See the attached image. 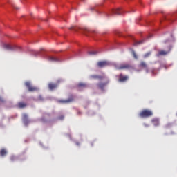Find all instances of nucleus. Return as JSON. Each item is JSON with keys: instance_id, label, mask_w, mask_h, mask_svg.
<instances>
[{"instance_id": "obj_1", "label": "nucleus", "mask_w": 177, "mask_h": 177, "mask_svg": "<svg viewBox=\"0 0 177 177\" xmlns=\"http://www.w3.org/2000/svg\"><path fill=\"white\" fill-rule=\"evenodd\" d=\"M153 115V112L148 109H144L139 113V116L142 118H149Z\"/></svg>"}, {"instance_id": "obj_2", "label": "nucleus", "mask_w": 177, "mask_h": 177, "mask_svg": "<svg viewBox=\"0 0 177 177\" xmlns=\"http://www.w3.org/2000/svg\"><path fill=\"white\" fill-rule=\"evenodd\" d=\"M133 68V66L130 64H122L116 67L117 70H130Z\"/></svg>"}, {"instance_id": "obj_3", "label": "nucleus", "mask_w": 177, "mask_h": 177, "mask_svg": "<svg viewBox=\"0 0 177 177\" xmlns=\"http://www.w3.org/2000/svg\"><path fill=\"white\" fill-rule=\"evenodd\" d=\"M25 85L28 88V91L30 92L38 91V88L32 86L30 82H26Z\"/></svg>"}, {"instance_id": "obj_4", "label": "nucleus", "mask_w": 177, "mask_h": 177, "mask_svg": "<svg viewBox=\"0 0 177 177\" xmlns=\"http://www.w3.org/2000/svg\"><path fill=\"white\" fill-rule=\"evenodd\" d=\"M61 82H62V80H58L57 81V84H55V83H53V82L49 83L48 85L49 90L53 91V90L56 89V88H57L58 84H59Z\"/></svg>"}, {"instance_id": "obj_5", "label": "nucleus", "mask_w": 177, "mask_h": 177, "mask_svg": "<svg viewBox=\"0 0 177 177\" xmlns=\"http://www.w3.org/2000/svg\"><path fill=\"white\" fill-rule=\"evenodd\" d=\"M110 64H111L110 62H109L108 61H100V62H98L97 64V66L100 68H104V67L110 66Z\"/></svg>"}, {"instance_id": "obj_6", "label": "nucleus", "mask_w": 177, "mask_h": 177, "mask_svg": "<svg viewBox=\"0 0 177 177\" xmlns=\"http://www.w3.org/2000/svg\"><path fill=\"white\" fill-rule=\"evenodd\" d=\"M74 101V97L71 95L68 100H59L58 102L62 104H68Z\"/></svg>"}, {"instance_id": "obj_7", "label": "nucleus", "mask_w": 177, "mask_h": 177, "mask_svg": "<svg viewBox=\"0 0 177 177\" xmlns=\"http://www.w3.org/2000/svg\"><path fill=\"white\" fill-rule=\"evenodd\" d=\"M109 84V80H107L106 82H100L97 84V87L100 88L101 90H104L105 86H106Z\"/></svg>"}, {"instance_id": "obj_8", "label": "nucleus", "mask_w": 177, "mask_h": 177, "mask_svg": "<svg viewBox=\"0 0 177 177\" xmlns=\"http://www.w3.org/2000/svg\"><path fill=\"white\" fill-rule=\"evenodd\" d=\"M129 80V76L123 75L122 74H120L118 81L120 82H126Z\"/></svg>"}, {"instance_id": "obj_9", "label": "nucleus", "mask_w": 177, "mask_h": 177, "mask_svg": "<svg viewBox=\"0 0 177 177\" xmlns=\"http://www.w3.org/2000/svg\"><path fill=\"white\" fill-rule=\"evenodd\" d=\"M47 59L50 62H59V59L55 57H53V56H47Z\"/></svg>"}, {"instance_id": "obj_10", "label": "nucleus", "mask_w": 177, "mask_h": 177, "mask_svg": "<svg viewBox=\"0 0 177 177\" xmlns=\"http://www.w3.org/2000/svg\"><path fill=\"white\" fill-rule=\"evenodd\" d=\"M113 13L115 15H120L124 13V10L121 8H118L116 10H113Z\"/></svg>"}, {"instance_id": "obj_11", "label": "nucleus", "mask_w": 177, "mask_h": 177, "mask_svg": "<svg viewBox=\"0 0 177 177\" xmlns=\"http://www.w3.org/2000/svg\"><path fill=\"white\" fill-rule=\"evenodd\" d=\"M28 116L26 114H23L22 116V119H23V122L24 123L27 125L29 123V120H28Z\"/></svg>"}, {"instance_id": "obj_12", "label": "nucleus", "mask_w": 177, "mask_h": 177, "mask_svg": "<svg viewBox=\"0 0 177 177\" xmlns=\"http://www.w3.org/2000/svg\"><path fill=\"white\" fill-rule=\"evenodd\" d=\"M90 79H98V80H102L104 79V77L102 75H92L89 77Z\"/></svg>"}, {"instance_id": "obj_13", "label": "nucleus", "mask_w": 177, "mask_h": 177, "mask_svg": "<svg viewBox=\"0 0 177 177\" xmlns=\"http://www.w3.org/2000/svg\"><path fill=\"white\" fill-rule=\"evenodd\" d=\"M151 122L153 124L154 126L157 127L160 125V120L158 118H153L151 120Z\"/></svg>"}, {"instance_id": "obj_14", "label": "nucleus", "mask_w": 177, "mask_h": 177, "mask_svg": "<svg viewBox=\"0 0 177 177\" xmlns=\"http://www.w3.org/2000/svg\"><path fill=\"white\" fill-rule=\"evenodd\" d=\"M17 106L20 109H24L27 106V104L24 103L23 102H20L17 103Z\"/></svg>"}, {"instance_id": "obj_15", "label": "nucleus", "mask_w": 177, "mask_h": 177, "mask_svg": "<svg viewBox=\"0 0 177 177\" xmlns=\"http://www.w3.org/2000/svg\"><path fill=\"white\" fill-rule=\"evenodd\" d=\"M3 48H5L6 50H14V48L10 44H4L3 45Z\"/></svg>"}, {"instance_id": "obj_16", "label": "nucleus", "mask_w": 177, "mask_h": 177, "mask_svg": "<svg viewBox=\"0 0 177 177\" xmlns=\"http://www.w3.org/2000/svg\"><path fill=\"white\" fill-rule=\"evenodd\" d=\"M88 86L85 83H82V82H80L77 84V87L79 88H86Z\"/></svg>"}, {"instance_id": "obj_17", "label": "nucleus", "mask_w": 177, "mask_h": 177, "mask_svg": "<svg viewBox=\"0 0 177 177\" xmlns=\"http://www.w3.org/2000/svg\"><path fill=\"white\" fill-rule=\"evenodd\" d=\"M140 67L144 68H146V69L148 68V66H147V64L145 62H141V63L140 64Z\"/></svg>"}, {"instance_id": "obj_18", "label": "nucleus", "mask_w": 177, "mask_h": 177, "mask_svg": "<svg viewBox=\"0 0 177 177\" xmlns=\"http://www.w3.org/2000/svg\"><path fill=\"white\" fill-rule=\"evenodd\" d=\"M169 52L167 51H165V50H161L159 51L158 54L157 55V56H161V55H167Z\"/></svg>"}, {"instance_id": "obj_19", "label": "nucleus", "mask_w": 177, "mask_h": 177, "mask_svg": "<svg viewBox=\"0 0 177 177\" xmlns=\"http://www.w3.org/2000/svg\"><path fill=\"white\" fill-rule=\"evenodd\" d=\"M7 151L5 149H3L0 151V156H1V157H4V156H6L7 154Z\"/></svg>"}, {"instance_id": "obj_20", "label": "nucleus", "mask_w": 177, "mask_h": 177, "mask_svg": "<svg viewBox=\"0 0 177 177\" xmlns=\"http://www.w3.org/2000/svg\"><path fill=\"white\" fill-rule=\"evenodd\" d=\"M17 160H18V158L15 156H11L10 157V160L12 162H15V161H17Z\"/></svg>"}, {"instance_id": "obj_21", "label": "nucleus", "mask_w": 177, "mask_h": 177, "mask_svg": "<svg viewBox=\"0 0 177 177\" xmlns=\"http://www.w3.org/2000/svg\"><path fill=\"white\" fill-rule=\"evenodd\" d=\"M88 54L90 55H95L97 54V51H90L88 53Z\"/></svg>"}, {"instance_id": "obj_22", "label": "nucleus", "mask_w": 177, "mask_h": 177, "mask_svg": "<svg viewBox=\"0 0 177 177\" xmlns=\"http://www.w3.org/2000/svg\"><path fill=\"white\" fill-rule=\"evenodd\" d=\"M151 55V52H148V53H147L146 54H145L143 57H144L145 58H147V57H149Z\"/></svg>"}, {"instance_id": "obj_23", "label": "nucleus", "mask_w": 177, "mask_h": 177, "mask_svg": "<svg viewBox=\"0 0 177 177\" xmlns=\"http://www.w3.org/2000/svg\"><path fill=\"white\" fill-rule=\"evenodd\" d=\"M133 56L135 59H138V57L135 51H132Z\"/></svg>"}, {"instance_id": "obj_24", "label": "nucleus", "mask_w": 177, "mask_h": 177, "mask_svg": "<svg viewBox=\"0 0 177 177\" xmlns=\"http://www.w3.org/2000/svg\"><path fill=\"white\" fill-rule=\"evenodd\" d=\"M144 43V40L142 41H137L134 44L135 46H137L138 44H143Z\"/></svg>"}, {"instance_id": "obj_25", "label": "nucleus", "mask_w": 177, "mask_h": 177, "mask_svg": "<svg viewBox=\"0 0 177 177\" xmlns=\"http://www.w3.org/2000/svg\"><path fill=\"white\" fill-rule=\"evenodd\" d=\"M37 99L39 101H44V98L42 97V95H39Z\"/></svg>"}, {"instance_id": "obj_26", "label": "nucleus", "mask_w": 177, "mask_h": 177, "mask_svg": "<svg viewBox=\"0 0 177 177\" xmlns=\"http://www.w3.org/2000/svg\"><path fill=\"white\" fill-rule=\"evenodd\" d=\"M3 102H5V100L3 98H2L1 97H0V104Z\"/></svg>"}, {"instance_id": "obj_27", "label": "nucleus", "mask_w": 177, "mask_h": 177, "mask_svg": "<svg viewBox=\"0 0 177 177\" xmlns=\"http://www.w3.org/2000/svg\"><path fill=\"white\" fill-rule=\"evenodd\" d=\"M69 30H76V29L75 28L74 26H72V27L69 28Z\"/></svg>"}, {"instance_id": "obj_28", "label": "nucleus", "mask_w": 177, "mask_h": 177, "mask_svg": "<svg viewBox=\"0 0 177 177\" xmlns=\"http://www.w3.org/2000/svg\"><path fill=\"white\" fill-rule=\"evenodd\" d=\"M77 146H80V142H76Z\"/></svg>"}, {"instance_id": "obj_29", "label": "nucleus", "mask_w": 177, "mask_h": 177, "mask_svg": "<svg viewBox=\"0 0 177 177\" xmlns=\"http://www.w3.org/2000/svg\"><path fill=\"white\" fill-rule=\"evenodd\" d=\"M60 119H61V120L64 119V116H62V117L60 118Z\"/></svg>"}, {"instance_id": "obj_30", "label": "nucleus", "mask_w": 177, "mask_h": 177, "mask_svg": "<svg viewBox=\"0 0 177 177\" xmlns=\"http://www.w3.org/2000/svg\"><path fill=\"white\" fill-rule=\"evenodd\" d=\"M91 10H94V8H91Z\"/></svg>"}]
</instances>
